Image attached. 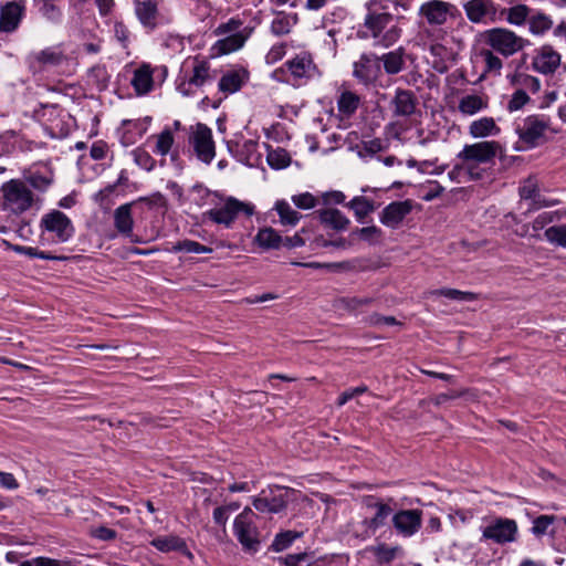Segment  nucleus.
I'll list each match as a JSON object with an SVG mask.
<instances>
[{"label": "nucleus", "instance_id": "nucleus-17", "mask_svg": "<svg viewBox=\"0 0 566 566\" xmlns=\"http://www.w3.org/2000/svg\"><path fill=\"white\" fill-rule=\"evenodd\" d=\"M549 124L543 117L537 115L527 116L522 124H518L515 128L518 138L528 145L530 147H534L537 145V142L544 136L547 130Z\"/></svg>", "mask_w": 566, "mask_h": 566}, {"label": "nucleus", "instance_id": "nucleus-15", "mask_svg": "<svg viewBox=\"0 0 566 566\" xmlns=\"http://www.w3.org/2000/svg\"><path fill=\"white\" fill-rule=\"evenodd\" d=\"M532 67L543 75H555L566 72V66L562 64L560 54L551 45H543L536 50L532 60Z\"/></svg>", "mask_w": 566, "mask_h": 566}, {"label": "nucleus", "instance_id": "nucleus-10", "mask_svg": "<svg viewBox=\"0 0 566 566\" xmlns=\"http://www.w3.org/2000/svg\"><path fill=\"white\" fill-rule=\"evenodd\" d=\"M482 541H491L499 545L513 543L517 539V523L507 517H495L481 527Z\"/></svg>", "mask_w": 566, "mask_h": 566}, {"label": "nucleus", "instance_id": "nucleus-3", "mask_svg": "<svg viewBox=\"0 0 566 566\" xmlns=\"http://www.w3.org/2000/svg\"><path fill=\"white\" fill-rule=\"evenodd\" d=\"M502 151L503 148L499 142L483 140L464 145L457 158L461 160L470 179L476 180L481 178V174L475 170L476 166L492 164Z\"/></svg>", "mask_w": 566, "mask_h": 566}, {"label": "nucleus", "instance_id": "nucleus-11", "mask_svg": "<svg viewBox=\"0 0 566 566\" xmlns=\"http://www.w3.org/2000/svg\"><path fill=\"white\" fill-rule=\"evenodd\" d=\"M289 493L290 491L285 488L269 486L253 497L252 504L261 513L277 514L286 507Z\"/></svg>", "mask_w": 566, "mask_h": 566}, {"label": "nucleus", "instance_id": "nucleus-37", "mask_svg": "<svg viewBox=\"0 0 566 566\" xmlns=\"http://www.w3.org/2000/svg\"><path fill=\"white\" fill-rule=\"evenodd\" d=\"M486 107H488L486 98H484L480 95H475V94L465 95L459 102V111L463 115H468V116H472Z\"/></svg>", "mask_w": 566, "mask_h": 566}, {"label": "nucleus", "instance_id": "nucleus-52", "mask_svg": "<svg viewBox=\"0 0 566 566\" xmlns=\"http://www.w3.org/2000/svg\"><path fill=\"white\" fill-rule=\"evenodd\" d=\"M15 250L19 253L24 254L30 258H39V259H43V260H64L65 259L63 256H57V255L51 254L49 252L41 251L38 248H33V247H17Z\"/></svg>", "mask_w": 566, "mask_h": 566}, {"label": "nucleus", "instance_id": "nucleus-56", "mask_svg": "<svg viewBox=\"0 0 566 566\" xmlns=\"http://www.w3.org/2000/svg\"><path fill=\"white\" fill-rule=\"evenodd\" d=\"M293 203L300 209H312L317 205V199L310 192L295 195L292 197Z\"/></svg>", "mask_w": 566, "mask_h": 566}, {"label": "nucleus", "instance_id": "nucleus-38", "mask_svg": "<svg viewBox=\"0 0 566 566\" xmlns=\"http://www.w3.org/2000/svg\"><path fill=\"white\" fill-rule=\"evenodd\" d=\"M346 206L354 211L358 221H363L376 209L375 202L364 196L354 197Z\"/></svg>", "mask_w": 566, "mask_h": 566}, {"label": "nucleus", "instance_id": "nucleus-59", "mask_svg": "<svg viewBox=\"0 0 566 566\" xmlns=\"http://www.w3.org/2000/svg\"><path fill=\"white\" fill-rule=\"evenodd\" d=\"M517 83L533 93H536L541 90V82L537 77L528 75V74H520L517 76Z\"/></svg>", "mask_w": 566, "mask_h": 566}, {"label": "nucleus", "instance_id": "nucleus-16", "mask_svg": "<svg viewBox=\"0 0 566 566\" xmlns=\"http://www.w3.org/2000/svg\"><path fill=\"white\" fill-rule=\"evenodd\" d=\"M455 6L442 0H430L422 3L419 8L420 17L424 18L430 25H443L449 18L454 15Z\"/></svg>", "mask_w": 566, "mask_h": 566}, {"label": "nucleus", "instance_id": "nucleus-58", "mask_svg": "<svg viewBox=\"0 0 566 566\" xmlns=\"http://www.w3.org/2000/svg\"><path fill=\"white\" fill-rule=\"evenodd\" d=\"M286 54V44L279 43L274 44L265 55V61L268 64H275L281 61Z\"/></svg>", "mask_w": 566, "mask_h": 566}, {"label": "nucleus", "instance_id": "nucleus-19", "mask_svg": "<svg viewBox=\"0 0 566 566\" xmlns=\"http://www.w3.org/2000/svg\"><path fill=\"white\" fill-rule=\"evenodd\" d=\"M380 74L379 59L375 54H361L353 64V76L363 84H369Z\"/></svg>", "mask_w": 566, "mask_h": 566}, {"label": "nucleus", "instance_id": "nucleus-64", "mask_svg": "<svg viewBox=\"0 0 566 566\" xmlns=\"http://www.w3.org/2000/svg\"><path fill=\"white\" fill-rule=\"evenodd\" d=\"M108 151V146L103 140H97L93 143L90 155L94 160H101L106 157V154Z\"/></svg>", "mask_w": 566, "mask_h": 566}, {"label": "nucleus", "instance_id": "nucleus-22", "mask_svg": "<svg viewBox=\"0 0 566 566\" xmlns=\"http://www.w3.org/2000/svg\"><path fill=\"white\" fill-rule=\"evenodd\" d=\"M134 202H128L120 205L114 210V227L117 232L130 240V242H140L137 235L134 234V218L132 213V208Z\"/></svg>", "mask_w": 566, "mask_h": 566}, {"label": "nucleus", "instance_id": "nucleus-23", "mask_svg": "<svg viewBox=\"0 0 566 566\" xmlns=\"http://www.w3.org/2000/svg\"><path fill=\"white\" fill-rule=\"evenodd\" d=\"M417 97L409 90L397 88L395 96L390 102L392 114L396 117H409L415 114L417 108Z\"/></svg>", "mask_w": 566, "mask_h": 566}, {"label": "nucleus", "instance_id": "nucleus-60", "mask_svg": "<svg viewBox=\"0 0 566 566\" xmlns=\"http://www.w3.org/2000/svg\"><path fill=\"white\" fill-rule=\"evenodd\" d=\"M91 535L96 539L112 541V539L116 538L117 533H116V531H114L109 527L97 526V527H93L91 530Z\"/></svg>", "mask_w": 566, "mask_h": 566}, {"label": "nucleus", "instance_id": "nucleus-26", "mask_svg": "<svg viewBox=\"0 0 566 566\" xmlns=\"http://www.w3.org/2000/svg\"><path fill=\"white\" fill-rule=\"evenodd\" d=\"M375 563L378 565H386L395 560L396 558L403 556V548L400 545H388L386 543H377L366 548Z\"/></svg>", "mask_w": 566, "mask_h": 566}, {"label": "nucleus", "instance_id": "nucleus-5", "mask_svg": "<svg viewBox=\"0 0 566 566\" xmlns=\"http://www.w3.org/2000/svg\"><path fill=\"white\" fill-rule=\"evenodd\" d=\"M39 229L42 243H65L75 233L73 221L57 209H52L41 217Z\"/></svg>", "mask_w": 566, "mask_h": 566}, {"label": "nucleus", "instance_id": "nucleus-14", "mask_svg": "<svg viewBox=\"0 0 566 566\" xmlns=\"http://www.w3.org/2000/svg\"><path fill=\"white\" fill-rule=\"evenodd\" d=\"M241 213L248 217L251 216L253 213V207L230 197L222 207L207 211L206 216L211 221L229 228Z\"/></svg>", "mask_w": 566, "mask_h": 566}, {"label": "nucleus", "instance_id": "nucleus-61", "mask_svg": "<svg viewBox=\"0 0 566 566\" xmlns=\"http://www.w3.org/2000/svg\"><path fill=\"white\" fill-rule=\"evenodd\" d=\"M114 34L115 38L122 43L123 48H127L130 32L122 21L115 22Z\"/></svg>", "mask_w": 566, "mask_h": 566}, {"label": "nucleus", "instance_id": "nucleus-51", "mask_svg": "<svg viewBox=\"0 0 566 566\" xmlns=\"http://www.w3.org/2000/svg\"><path fill=\"white\" fill-rule=\"evenodd\" d=\"M555 220V213L553 212H544L538 214L535 220L530 226L532 229L531 237L538 238V232L543 230L547 224L552 223Z\"/></svg>", "mask_w": 566, "mask_h": 566}, {"label": "nucleus", "instance_id": "nucleus-41", "mask_svg": "<svg viewBox=\"0 0 566 566\" xmlns=\"http://www.w3.org/2000/svg\"><path fill=\"white\" fill-rule=\"evenodd\" d=\"M432 296H442L451 301L458 302H472L478 298V295L472 292H464L455 289H439L431 292Z\"/></svg>", "mask_w": 566, "mask_h": 566}, {"label": "nucleus", "instance_id": "nucleus-47", "mask_svg": "<svg viewBox=\"0 0 566 566\" xmlns=\"http://www.w3.org/2000/svg\"><path fill=\"white\" fill-rule=\"evenodd\" d=\"M531 9L525 4H517L507 10L506 20L514 25H522L528 18Z\"/></svg>", "mask_w": 566, "mask_h": 566}, {"label": "nucleus", "instance_id": "nucleus-31", "mask_svg": "<svg viewBox=\"0 0 566 566\" xmlns=\"http://www.w3.org/2000/svg\"><path fill=\"white\" fill-rule=\"evenodd\" d=\"M31 59L32 66L38 64L39 69H43L46 66L60 65L64 61V55L57 48H48L38 53H34Z\"/></svg>", "mask_w": 566, "mask_h": 566}, {"label": "nucleus", "instance_id": "nucleus-44", "mask_svg": "<svg viewBox=\"0 0 566 566\" xmlns=\"http://www.w3.org/2000/svg\"><path fill=\"white\" fill-rule=\"evenodd\" d=\"M528 24L531 33L543 34L552 28L553 21L546 14L537 13L530 18Z\"/></svg>", "mask_w": 566, "mask_h": 566}, {"label": "nucleus", "instance_id": "nucleus-49", "mask_svg": "<svg viewBox=\"0 0 566 566\" xmlns=\"http://www.w3.org/2000/svg\"><path fill=\"white\" fill-rule=\"evenodd\" d=\"M172 144V133L169 129H165L157 136L155 151L161 156H165L170 151Z\"/></svg>", "mask_w": 566, "mask_h": 566}, {"label": "nucleus", "instance_id": "nucleus-32", "mask_svg": "<svg viewBox=\"0 0 566 566\" xmlns=\"http://www.w3.org/2000/svg\"><path fill=\"white\" fill-rule=\"evenodd\" d=\"M360 105V96L352 91H343L337 98V109L343 118L352 117Z\"/></svg>", "mask_w": 566, "mask_h": 566}, {"label": "nucleus", "instance_id": "nucleus-21", "mask_svg": "<svg viewBox=\"0 0 566 566\" xmlns=\"http://www.w3.org/2000/svg\"><path fill=\"white\" fill-rule=\"evenodd\" d=\"M413 203L407 199L394 201L386 206L379 214L380 222L391 229H397L403 219L412 211Z\"/></svg>", "mask_w": 566, "mask_h": 566}, {"label": "nucleus", "instance_id": "nucleus-45", "mask_svg": "<svg viewBox=\"0 0 566 566\" xmlns=\"http://www.w3.org/2000/svg\"><path fill=\"white\" fill-rule=\"evenodd\" d=\"M544 235L548 242L566 248V223L547 228Z\"/></svg>", "mask_w": 566, "mask_h": 566}, {"label": "nucleus", "instance_id": "nucleus-6", "mask_svg": "<svg viewBox=\"0 0 566 566\" xmlns=\"http://www.w3.org/2000/svg\"><path fill=\"white\" fill-rule=\"evenodd\" d=\"M211 80L210 63L195 56L191 61L186 62L185 70L177 77V91L184 96H191Z\"/></svg>", "mask_w": 566, "mask_h": 566}, {"label": "nucleus", "instance_id": "nucleus-62", "mask_svg": "<svg viewBox=\"0 0 566 566\" xmlns=\"http://www.w3.org/2000/svg\"><path fill=\"white\" fill-rule=\"evenodd\" d=\"M27 180L30 186L42 191L45 190L51 184L50 178L40 174H31Z\"/></svg>", "mask_w": 566, "mask_h": 566}, {"label": "nucleus", "instance_id": "nucleus-1", "mask_svg": "<svg viewBox=\"0 0 566 566\" xmlns=\"http://www.w3.org/2000/svg\"><path fill=\"white\" fill-rule=\"evenodd\" d=\"M366 14L360 24L358 35L360 39L373 40L375 46L389 48L401 36L398 19L388 10V6L380 0H369L365 4Z\"/></svg>", "mask_w": 566, "mask_h": 566}, {"label": "nucleus", "instance_id": "nucleus-30", "mask_svg": "<svg viewBox=\"0 0 566 566\" xmlns=\"http://www.w3.org/2000/svg\"><path fill=\"white\" fill-rule=\"evenodd\" d=\"M500 127L496 125L494 118L492 117H482L480 119L473 120L469 126V134L473 138L496 136L500 134Z\"/></svg>", "mask_w": 566, "mask_h": 566}, {"label": "nucleus", "instance_id": "nucleus-13", "mask_svg": "<svg viewBox=\"0 0 566 566\" xmlns=\"http://www.w3.org/2000/svg\"><path fill=\"white\" fill-rule=\"evenodd\" d=\"M422 517L419 509L398 510L391 515V524L398 536L410 538L421 530Z\"/></svg>", "mask_w": 566, "mask_h": 566}, {"label": "nucleus", "instance_id": "nucleus-35", "mask_svg": "<svg viewBox=\"0 0 566 566\" xmlns=\"http://www.w3.org/2000/svg\"><path fill=\"white\" fill-rule=\"evenodd\" d=\"M150 545L163 553L181 552L187 548L186 542L177 535L158 536Z\"/></svg>", "mask_w": 566, "mask_h": 566}, {"label": "nucleus", "instance_id": "nucleus-28", "mask_svg": "<svg viewBox=\"0 0 566 566\" xmlns=\"http://www.w3.org/2000/svg\"><path fill=\"white\" fill-rule=\"evenodd\" d=\"M130 84L137 95L148 94L154 86L153 69L149 64H142L134 71Z\"/></svg>", "mask_w": 566, "mask_h": 566}, {"label": "nucleus", "instance_id": "nucleus-57", "mask_svg": "<svg viewBox=\"0 0 566 566\" xmlns=\"http://www.w3.org/2000/svg\"><path fill=\"white\" fill-rule=\"evenodd\" d=\"M41 1V7H40V11L42 12V14L51 20V21H56L60 19L61 17V11L60 9L54 4V0H40Z\"/></svg>", "mask_w": 566, "mask_h": 566}, {"label": "nucleus", "instance_id": "nucleus-25", "mask_svg": "<svg viewBox=\"0 0 566 566\" xmlns=\"http://www.w3.org/2000/svg\"><path fill=\"white\" fill-rule=\"evenodd\" d=\"M24 6L18 2H7L0 9V32H13L20 24Z\"/></svg>", "mask_w": 566, "mask_h": 566}, {"label": "nucleus", "instance_id": "nucleus-18", "mask_svg": "<svg viewBox=\"0 0 566 566\" xmlns=\"http://www.w3.org/2000/svg\"><path fill=\"white\" fill-rule=\"evenodd\" d=\"M463 9L467 18L473 23L495 22L497 8L493 0H470Z\"/></svg>", "mask_w": 566, "mask_h": 566}, {"label": "nucleus", "instance_id": "nucleus-8", "mask_svg": "<svg viewBox=\"0 0 566 566\" xmlns=\"http://www.w3.org/2000/svg\"><path fill=\"white\" fill-rule=\"evenodd\" d=\"M483 41L492 51L505 57L514 55L527 44V40L504 28H494L485 31L483 33Z\"/></svg>", "mask_w": 566, "mask_h": 566}, {"label": "nucleus", "instance_id": "nucleus-12", "mask_svg": "<svg viewBox=\"0 0 566 566\" xmlns=\"http://www.w3.org/2000/svg\"><path fill=\"white\" fill-rule=\"evenodd\" d=\"M189 143L199 160L210 164L216 156L212 130L206 124L198 123L191 127Z\"/></svg>", "mask_w": 566, "mask_h": 566}, {"label": "nucleus", "instance_id": "nucleus-9", "mask_svg": "<svg viewBox=\"0 0 566 566\" xmlns=\"http://www.w3.org/2000/svg\"><path fill=\"white\" fill-rule=\"evenodd\" d=\"M233 534L242 548L255 553L260 547V534L255 525V514L250 507H244L233 521Z\"/></svg>", "mask_w": 566, "mask_h": 566}, {"label": "nucleus", "instance_id": "nucleus-55", "mask_svg": "<svg viewBox=\"0 0 566 566\" xmlns=\"http://www.w3.org/2000/svg\"><path fill=\"white\" fill-rule=\"evenodd\" d=\"M530 101V96L523 88L516 90L507 104V109L510 112H515L521 109L524 105H526Z\"/></svg>", "mask_w": 566, "mask_h": 566}, {"label": "nucleus", "instance_id": "nucleus-42", "mask_svg": "<svg viewBox=\"0 0 566 566\" xmlns=\"http://www.w3.org/2000/svg\"><path fill=\"white\" fill-rule=\"evenodd\" d=\"M275 209L283 224L295 226L301 219V214L294 210L286 201H277Z\"/></svg>", "mask_w": 566, "mask_h": 566}, {"label": "nucleus", "instance_id": "nucleus-20", "mask_svg": "<svg viewBox=\"0 0 566 566\" xmlns=\"http://www.w3.org/2000/svg\"><path fill=\"white\" fill-rule=\"evenodd\" d=\"M518 192L521 197L520 209H525L524 216L552 205L541 196L537 185L531 179L524 181Z\"/></svg>", "mask_w": 566, "mask_h": 566}, {"label": "nucleus", "instance_id": "nucleus-54", "mask_svg": "<svg viewBox=\"0 0 566 566\" xmlns=\"http://www.w3.org/2000/svg\"><path fill=\"white\" fill-rule=\"evenodd\" d=\"M175 251H185L188 253H206L210 251L209 248L200 244L199 242L192 241V240H184L178 242L174 247Z\"/></svg>", "mask_w": 566, "mask_h": 566}, {"label": "nucleus", "instance_id": "nucleus-46", "mask_svg": "<svg viewBox=\"0 0 566 566\" xmlns=\"http://www.w3.org/2000/svg\"><path fill=\"white\" fill-rule=\"evenodd\" d=\"M481 56L483 57L485 73H493L500 75L503 66L502 60L493 53L492 50H482Z\"/></svg>", "mask_w": 566, "mask_h": 566}, {"label": "nucleus", "instance_id": "nucleus-2", "mask_svg": "<svg viewBox=\"0 0 566 566\" xmlns=\"http://www.w3.org/2000/svg\"><path fill=\"white\" fill-rule=\"evenodd\" d=\"M34 203V195L21 179H11L0 187V210L8 217H19Z\"/></svg>", "mask_w": 566, "mask_h": 566}, {"label": "nucleus", "instance_id": "nucleus-43", "mask_svg": "<svg viewBox=\"0 0 566 566\" xmlns=\"http://www.w3.org/2000/svg\"><path fill=\"white\" fill-rule=\"evenodd\" d=\"M353 235H357L360 240L368 242L369 244H378L382 240V230L376 226H369L364 228H357L353 231Z\"/></svg>", "mask_w": 566, "mask_h": 566}, {"label": "nucleus", "instance_id": "nucleus-48", "mask_svg": "<svg viewBox=\"0 0 566 566\" xmlns=\"http://www.w3.org/2000/svg\"><path fill=\"white\" fill-rule=\"evenodd\" d=\"M268 164L275 169H282L290 165L291 158L283 149L272 150L268 154Z\"/></svg>", "mask_w": 566, "mask_h": 566}, {"label": "nucleus", "instance_id": "nucleus-24", "mask_svg": "<svg viewBox=\"0 0 566 566\" xmlns=\"http://www.w3.org/2000/svg\"><path fill=\"white\" fill-rule=\"evenodd\" d=\"M135 13L144 28L154 31L159 23L158 3L156 0H136Z\"/></svg>", "mask_w": 566, "mask_h": 566}, {"label": "nucleus", "instance_id": "nucleus-63", "mask_svg": "<svg viewBox=\"0 0 566 566\" xmlns=\"http://www.w3.org/2000/svg\"><path fill=\"white\" fill-rule=\"evenodd\" d=\"M134 158H135V163L144 169L149 170V169H151V167L154 165L153 158L145 150H142V149L134 150Z\"/></svg>", "mask_w": 566, "mask_h": 566}, {"label": "nucleus", "instance_id": "nucleus-39", "mask_svg": "<svg viewBox=\"0 0 566 566\" xmlns=\"http://www.w3.org/2000/svg\"><path fill=\"white\" fill-rule=\"evenodd\" d=\"M297 23L296 14L277 13L271 23V31L275 35H284L291 32Z\"/></svg>", "mask_w": 566, "mask_h": 566}, {"label": "nucleus", "instance_id": "nucleus-40", "mask_svg": "<svg viewBox=\"0 0 566 566\" xmlns=\"http://www.w3.org/2000/svg\"><path fill=\"white\" fill-rule=\"evenodd\" d=\"M255 242L264 249H279L282 245L283 238L272 228L259 230Z\"/></svg>", "mask_w": 566, "mask_h": 566}, {"label": "nucleus", "instance_id": "nucleus-34", "mask_svg": "<svg viewBox=\"0 0 566 566\" xmlns=\"http://www.w3.org/2000/svg\"><path fill=\"white\" fill-rule=\"evenodd\" d=\"M555 521H556V516H554V515L537 516L536 518H534L533 525L531 528L533 535H535L536 537H541V536H544L549 533L552 535L553 539H556V535L558 532L566 533L565 528L557 527V528L551 530V527L555 523Z\"/></svg>", "mask_w": 566, "mask_h": 566}, {"label": "nucleus", "instance_id": "nucleus-50", "mask_svg": "<svg viewBox=\"0 0 566 566\" xmlns=\"http://www.w3.org/2000/svg\"><path fill=\"white\" fill-rule=\"evenodd\" d=\"M298 537V534L287 531L284 533H280L275 536L272 548L274 552H282L290 547L292 543Z\"/></svg>", "mask_w": 566, "mask_h": 566}, {"label": "nucleus", "instance_id": "nucleus-33", "mask_svg": "<svg viewBox=\"0 0 566 566\" xmlns=\"http://www.w3.org/2000/svg\"><path fill=\"white\" fill-rule=\"evenodd\" d=\"M405 49L398 48L397 50L390 51L382 54L379 59V63L382 62L385 72L389 75L398 74L403 70L405 66Z\"/></svg>", "mask_w": 566, "mask_h": 566}, {"label": "nucleus", "instance_id": "nucleus-36", "mask_svg": "<svg viewBox=\"0 0 566 566\" xmlns=\"http://www.w3.org/2000/svg\"><path fill=\"white\" fill-rule=\"evenodd\" d=\"M247 41V36L241 32H235L229 36L217 41L214 49L218 54H229L241 49Z\"/></svg>", "mask_w": 566, "mask_h": 566}, {"label": "nucleus", "instance_id": "nucleus-7", "mask_svg": "<svg viewBox=\"0 0 566 566\" xmlns=\"http://www.w3.org/2000/svg\"><path fill=\"white\" fill-rule=\"evenodd\" d=\"M366 506L374 511L371 516H365L361 521L353 523V533L356 537L361 539L370 538L378 530L384 527L387 520L392 515V509L388 503L382 500H375L368 497Z\"/></svg>", "mask_w": 566, "mask_h": 566}, {"label": "nucleus", "instance_id": "nucleus-27", "mask_svg": "<svg viewBox=\"0 0 566 566\" xmlns=\"http://www.w3.org/2000/svg\"><path fill=\"white\" fill-rule=\"evenodd\" d=\"M321 223L325 228L335 231H345L350 224V220L338 209L326 208L317 211Z\"/></svg>", "mask_w": 566, "mask_h": 566}, {"label": "nucleus", "instance_id": "nucleus-4", "mask_svg": "<svg viewBox=\"0 0 566 566\" xmlns=\"http://www.w3.org/2000/svg\"><path fill=\"white\" fill-rule=\"evenodd\" d=\"M289 73L290 78L293 85L303 86L308 82L317 80L322 76V72L317 64L314 62L312 53L307 51H302L292 59L287 60L283 67L276 69L272 76L276 80H280V75L285 72Z\"/></svg>", "mask_w": 566, "mask_h": 566}, {"label": "nucleus", "instance_id": "nucleus-29", "mask_svg": "<svg viewBox=\"0 0 566 566\" xmlns=\"http://www.w3.org/2000/svg\"><path fill=\"white\" fill-rule=\"evenodd\" d=\"M248 80V73L243 70H234L224 73L219 81V90L224 94L238 92Z\"/></svg>", "mask_w": 566, "mask_h": 566}, {"label": "nucleus", "instance_id": "nucleus-53", "mask_svg": "<svg viewBox=\"0 0 566 566\" xmlns=\"http://www.w3.org/2000/svg\"><path fill=\"white\" fill-rule=\"evenodd\" d=\"M19 566H70L67 562L57 560L49 557H34L31 559L23 560Z\"/></svg>", "mask_w": 566, "mask_h": 566}]
</instances>
